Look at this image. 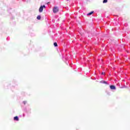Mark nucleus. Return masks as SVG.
<instances>
[{
    "mask_svg": "<svg viewBox=\"0 0 130 130\" xmlns=\"http://www.w3.org/2000/svg\"><path fill=\"white\" fill-rule=\"evenodd\" d=\"M43 9H46V6H45V5L40 6L39 9V13H42V12H43Z\"/></svg>",
    "mask_w": 130,
    "mask_h": 130,
    "instance_id": "f257e3e1",
    "label": "nucleus"
},
{
    "mask_svg": "<svg viewBox=\"0 0 130 130\" xmlns=\"http://www.w3.org/2000/svg\"><path fill=\"white\" fill-rule=\"evenodd\" d=\"M53 12L55 14L58 12V8L57 7H55L53 8Z\"/></svg>",
    "mask_w": 130,
    "mask_h": 130,
    "instance_id": "f03ea898",
    "label": "nucleus"
},
{
    "mask_svg": "<svg viewBox=\"0 0 130 130\" xmlns=\"http://www.w3.org/2000/svg\"><path fill=\"white\" fill-rule=\"evenodd\" d=\"M110 88L111 90H115L116 89V87H115V86H114V85L110 86Z\"/></svg>",
    "mask_w": 130,
    "mask_h": 130,
    "instance_id": "7ed1b4c3",
    "label": "nucleus"
},
{
    "mask_svg": "<svg viewBox=\"0 0 130 130\" xmlns=\"http://www.w3.org/2000/svg\"><path fill=\"white\" fill-rule=\"evenodd\" d=\"M14 120L16 121H19V117L18 116H15L14 117Z\"/></svg>",
    "mask_w": 130,
    "mask_h": 130,
    "instance_id": "20e7f679",
    "label": "nucleus"
},
{
    "mask_svg": "<svg viewBox=\"0 0 130 130\" xmlns=\"http://www.w3.org/2000/svg\"><path fill=\"white\" fill-rule=\"evenodd\" d=\"M100 83H101L102 84H107V82L104 80L100 81Z\"/></svg>",
    "mask_w": 130,
    "mask_h": 130,
    "instance_id": "39448f33",
    "label": "nucleus"
},
{
    "mask_svg": "<svg viewBox=\"0 0 130 130\" xmlns=\"http://www.w3.org/2000/svg\"><path fill=\"white\" fill-rule=\"evenodd\" d=\"M94 13V11H91L89 13L87 14L88 16H91L93 13Z\"/></svg>",
    "mask_w": 130,
    "mask_h": 130,
    "instance_id": "423d86ee",
    "label": "nucleus"
},
{
    "mask_svg": "<svg viewBox=\"0 0 130 130\" xmlns=\"http://www.w3.org/2000/svg\"><path fill=\"white\" fill-rule=\"evenodd\" d=\"M37 19L38 20H40V19H41V16L40 15H38L37 17Z\"/></svg>",
    "mask_w": 130,
    "mask_h": 130,
    "instance_id": "0eeeda50",
    "label": "nucleus"
},
{
    "mask_svg": "<svg viewBox=\"0 0 130 130\" xmlns=\"http://www.w3.org/2000/svg\"><path fill=\"white\" fill-rule=\"evenodd\" d=\"M54 46L55 47H57V43L56 42L54 43Z\"/></svg>",
    "mask_w": 130,
    "mask_h": 130,
    "instance_id": "6e6552de",
    "label": "nucleus"
},
{
    "mask_svg": "<svg viewBox=\"0 0 130 130\" xmlns=\"http://www.w3.org/2000/svg\"><path fill=\"white\" fill-rule=\"evenodd\" d=\"M107 2H108L107 0H104V1H103V4H106V3H107Z\"/></svg>",
    "mask_w": 130,
    "mask_h": 130,
    "instance_id": "1a4fd4ad",
    "label": "nucleus"
},
{
    "mask_svg": "<svg viewBox=\"0 0 130 130\" xmlns=\"http://www.w3.org/2000/svg\"><path fill=\"white\" fill-rule=\"evenodd\" d=\"M23 103L25 105V104H26V103H27V102L26 101H24L23 102Z\"/></svg>",
    "mask_w": 130,
    "mask_h": 130,
    "instance_id": "9d476101",
    "label": "nucleus"
},
{
    "mask_svg": "<svg viewBox=\"0 0 130 130\" xmlns=\"http://www.w3.org/2000/svg\"><path fill=\"white\" fill-rule=\"evenodd\" d=\"M104 74H105V73H104V72H102V75H104Z\"/></svg>",
    "mask_w": 130,
    "mask_h": 130,
    "instance_id": "9b49d317",
    "label": "nucleus"
},
{
    "mask_svg": "<svg viewBox=\"0 0 130 130\" xmlns=\"http://www.w3.org/2000/svg\"><path fill=\"white\" fill-rule=\"evenodd\" d=\"M68 1H69V0H67Z\"/></svg>",
    "mask_w": 130,
    "mask_h": 130,
    "instance_id": "f8f14e48",
    "label": "nucleus"
}]
</instances>
